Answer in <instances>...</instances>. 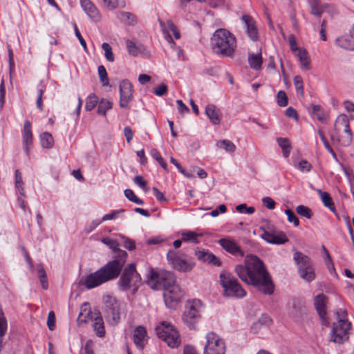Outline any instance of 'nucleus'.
<instances>
[{
	"instance_id": "obj_1",
	"label": "nucleus",
	"mask_w": 354,
	"mask_h": 354,
	"mask_svg": "<svg viewBox=\"0 0 354 354\" xmlns=\"http://www.w3.org/2000/svg\"><path fill=\"white\" fill-rule=\"evenodd\" d=\"M234 271L243 282L253 286L259 291L268 295L274 292L270 277L263 262L257 256H246L245 265L236 266Z\"/></svg>"
},
{
	"instance_id": "obj_2",
	"label": "nucleus",
	"mask_w": 354,
	"mask_h": 354,
	"mask_svg": "<svg viewBox=\"0 0 354 354\" xmlns=\"http://www.w3.org/2000/svg\"><path fill=\"white\" fill-rule=\"evenodd\" d=\"M147 284L153 290H163L164 300L169 308H174L184 295L183 290L176 283L175 274L171 271L151 269Z\"/></svg>"
},
{
	"instance_id": "obj_3",
	"label": "nucleus",
	"mask_w": 354,
	"mask_h": 354,
	"mask_svg": "<svg viewBox=\"0 0 354 354\" xmlns=\"http://www.w3.org/2000/svg\"><path fill=\"white\" fill-rule=\"evenodd\" d=\"M124 266V261L113 260L95 272L87 275L80 281V284L87 289L96 288L101 284L116 278Z\"/></svg>"
},
{
	"instance_id": "obj_4",
	"label": "nucleus",
	"mask_w": 354,
	"mask_h": 354,
	"mask_svg": "<svg viewBox=\"0 0 354 354\" xmlns=\"http://www.w3.org/2000/svg\"><path fill=\"white\" fill-rule=\"evenodd\" d=\"M213 52L221 57H233L236 48V39L226 29H217L211 38Z\"/></svg>"
},
{
	"instance_id": "obj_5",
	"label": "nucleus",
	"mask_w": 354,
	"mask_h": 354,
	"mask_svg": "<svg viewBox=\"0 0 354 354\" xmlns=\"http://www.w3.org/2000/svg\"><path fill=\"white\" fill-rule=\"evenodd\" d=\"M335 315L337 321L333 324L330 340L340 344L348 339L351 324L347 319L346 310L338 309Z\"/></svg>"
},
{
	"instance_id": "obj_6",
	"label": "nucleus",
	"mask_w": 354,
	"mask_h": 354,
	"mask_svg": "<svg viewBox=\"0 0 354 354\" xmlns=\"http://www.w3.org/2000/svg\"><path fill=\"white\" fill-rule=\"evenodd\" d=\"M334 128L331 139H336L344 147L349 146L352 142L353 135L348 117L345 114L339 115L335 122Z\"/></svg>"
},
{
	"instance_id": "obj_7",
	"label": "nucleus",
	"mask_w": 354,
	"mask_h": 354,
	"mask_svg": "<svg viewBox=\"0 0 354 354\" xmlns=\"http://www.w3.org/2000/svg\"><path fill=\"white\" fill-rule=\"evenodd\" d=\"M219 281L224 289L225 295L240 298L246 295V291L230 272L223 270L219 275Z\"/></svg>"
},
{
	"instance_id": "obj_8",
	"label": "nucleus",
	"mask_w": 354,
	"mask_h": 354,
	"mask_svg": "<svg viewBox=\"0 0 354 354\" xmlns=\"http://www.w3.org/2000/svg\"><path fill=\"white\" fill-rule=\"evenodd\" d=\"M105 319L109 324L116 326L120 321L122 304L117 298L111 294H106L102 298Z\"/></svg>"
},
{
	"instance_id": "obj_9",
	"label": "nucleus",
	"mask_w": 354,
	"mask_h": 354,
	"mask_svg": "<svg viewBox=\"0 0 354 354\" xmlns=\"http://www.w3.org/2000/svg\"><path fill=\"white\" fill-rule=\"evenodd\" d=\"M156 334L169 347L176 348L180 344V335L177 330L166 322H161L156 327Z\"/></svg>"
},
{
	"instance_id": "obj_10",
	"label": "nucleus",
	"mask_w": 354,
	"mask_h": 354,
	"mask_svg": "<svg viewBox=\"0 0 354 354\" xmlns=\"http://www.w3.org/2000/svg\"><path fill=\"white\" fill-rule=\"evenodd\" d=\"M141 278L136 272L134 265L130 264L126 268L119 280V286L122 290H132L135 292L140 284Z\"/></svg>"
},
{
	"instance_id": "obj_11",
	"label": "nucleus",
	"mask_w": 354,
	"mask_h": 354,
	"mask_svg": "<svg viewBox=\"0 0 354 354\" xmlns=\"http://www.w3.org/2000/svg\"><path fill=\"white\" fill-rule=\"evenodd\" d=\"M167 259L172 268L180 272L191 271L194 266V263L186 254L179 251L169 250L167 254Z\"/></svg>"
},
{
	"instance_id": "obj_12",
	"label": "nucleus",
	"mask_w": 354,
	"mask_h": 354,
	"mask_svg": "<svg viewBox=\"0 0 354 354\" xmlns=\"http://www.w3.org/2000/svg\"><path fill=\"white\" fill-rule=\"evenodd\" d=\"M294 260L298 266L300 277L308 282L314 280L315 274L310 259L304 254L296 252L294 254Z\"/></svg>"
},
{
	"instance_id": "obj_13",
	"label": "nucleus",
	"mask_w": 354,
	"mask_h": 354,
	"mask_svg": "<svg viewBox=\"0 0 354 354\" xmlns=\"http://www.w3.org/2000/svg\"><path fill=\"white\" fill-rule=\"evenodd\" d=\"M203 354H225L226 347L224 340L214 332L205 335Z\"/></svg>"
},
{
	"instance_id": "obj_14",
	"label": "nucleus",
	"mask_w": 354,
	"mask_h": 354,
	"mask_svg": "<svg viewBox=\"0 0 354 354\" xmlns=\"http://www.w3.org/2000/svg\"><path fill=\"white\" fill-rule=\"evenodd\" d=\"M202 308L203 304L199 299H193L187 303L183 314V320L189 327H192L195 321L200 317Z\"/></svg>"
},
{
	"instance_id": "obj_15",
	"label": "nucleus",
	"mask_w": 354,
	"mask_h": 354,
	"mask_svg": "<svg viewBox=\"0 0 354 354\" xmlns=\"http://www.w3.org/2000/svg\"><path fill=\"white\" fill-rule=\"evenodd\" d=\"M119 89L120 106L123 109L127 108L133 100V86L128 80H124L120 83Z\"/></svg>"
},
{
	"instance_id": "obj_16",
	"label": "nucleus",
	"mask_w": 354,
	"mask_h": 354,
	"mask_svg": "<svg viewBox=\"0 0 354 354\" xmlns=\"http://www.w3.org/2000/svg\"><path fill=\"white\" fill-rule=\"evenodd\" d=\"M220 245L227 252L236 257H243L244 256L243 251L234 240L230 237L221 239L218 241Z\"/></svg>"
},
{
	"instance_id": "obj_17",
	"label": "nucleus",
	"mask_w": 354,
	"mask_h": 354,
	"mask_svg": "<svg viewBox=\"0 0 354 354\" xmlns=\"http://www.w3.org/2000/svg\"><path fill=\"white\" fill-rule=\"evenodd\" d=\"M326 303H327V298L323 294H319V295H317L315 298V301H314L315 308L322 321V324L325 326H328L329 324V322L328 321L327 316H326Z\"/></svg>"
},
{
	"instance_id": "obj_18",
	"label": "nucleus",
	"mask_w": 354,
	"mask_h": 354,
	"mask_svg": "<svg viewBox=\"0 0 354 354\" xmlns=\"http://www.w3.org/2000/svg\"><path fill=\"white\" fill-rule=\"evenodd\" d=\"M23 148L27 156L29 155L32 146V133L31 131V123L26 120L24 122L22 130Z\"/></svg>"
},
{
	"instance_id": "obj_19",
	"label": "nucleus",
	"mask_w": 354,
	"mask_h": 354,
	"mask_svg": "<svg viewBox=\"0 0 354 354\" xmlns=\"http://www.w3.org/2000/svg\"><path fill=\"white\" fill-rule=\"evenodd\" d=\"M261 237L266 242L271 244L281 245L288 241L287 236L281 231L273 233L264 231V232L261 235Z\"/></svg>"
},
{
	"instance_id": "obj_20",
	"label": "nucleus",
	"mask_w": 354,
	"mask_h": 354,
	"mask_svg": "<svg viewBox=\"0 0 354 354\" xmlns=\"http://www.w3.org/2000/svg\"><path fill=\"white\" fill-rule=\"evenodd\" d=\"M195 255L198 260L216 266H221V261L213 253L205 250L196 251Z\"/></svg>"
},
{
	"instance_id": "obj_21",
	"label": "nucleus",
	"mask_w": 354,
	"mask_h": 354,
	"mask_svg": "<svg viewBox=\"0 0 354 354\" xmlns=\"http://www.w3.org/2000/svg\"><path fill=\"white\" fill-rule=\"evenodd\" d=\"M242 21L244 23V27L248 37L252 40L256 41L258 39V30L253 19L249 15H243Z\"/></svg>"
},
{
	"instance_id": "obj_22",
	"label": "nucleus",
	"mask_w": 354,
	"mask_h": 354,
	"mask_svg": "<svg viewBox=\"0 0 354 354\" xmlns=\"http://www.w3.org/2000/svg\"><path fill=\"white\" fill-rule=\"evenodd\" d=\"M80 3L85 13L93 21H98L100 15L98 9L90 0H80Z\"/></svg>"
},
{
	"instance_id": "obj_23",
	"label": "nucleus",
	"mask_w": 354,
	"mask_h": 354,
	"mask_svg": "<svg viewBox=\"0 0 354 354\" xmlns=\"http://www.w3.org/2000/svg\"><path fill=\"white\" fill-rule=\"evenodd\" d=\"M205 114L213 124H218L221 120L220 110L214 104H208L205 108Z\"/></svg>"
},
{
	"instance_id": "obj_24",
	"label": "nucleus",
	"mask_w": 354,
	"mask_h": 354,
	"mask_svg": "<svg viewBox=\"0 0 354 354\" xmlns=\"http://www.w3.org/2000/svg\"><path fill=\"white\" fill-rule=\"evenodd\" d=\"M147 339V331L146 329L142 326H138L133 333V342L135 344L140 348H142L145 342Z\"/></svg>"
},
{
	"instance_id": "obj_25",
	"label": "nucleus",
	"mask_w": 354,
	"mask_h": 354,
	"mask_svg": "<svg viewBox=\"0 0 354 354\" xmlns=\"http://www.w3.org/2000/svg\"><path fill=\"white\" fill-rule=\"evenodd\" d=\"M102 242L105 245H108L114 252H118L120 256V259L117 260L122 261H124V263H125L126 257H127V253L125 251L119 249V245L115 240L106 237L103 238L102 239Z\"/></svg>"
},
{
	"instance_id": "obj_26",
	"label": "nucleus",
	"mask_w": 354,
	"mask_h": 354,
	"mask_svg": "<svg viewBox=\"0 0 354 354\" xmlns=\"http://www.w3.org/2000/svg\"><path fill=\"white\" fill-rule=\"evenodd\" d=\"M351 31L350 35H343L336 39L335 44L342 48L346 50L354 49V42L352 40Z\"/></svg>"
},
{
	"instance_id": "obj_27",
	"label": "nucleus",
	"mask_w": 354,
	"mask_h": 354,
	"mask_svg": "<svg viewBox=\"0 0 354 354\" xmlns=\"http://www.w3.org/2000/svg\"><path fill=\"white\" fill-rule=\"evenodd\" d=\"M15 188L17 195L26 196L24 183L22 180V176L18 169H17L15 173Z\"/></svg>"
},
{
	"instance_id": "obj_28",
	"label": "nucleus",
	"mask_w": 354,
	"mask_h": 354,
	"mask_svg": "<svg viewBox=\"0 0 354 354\" xmlns=\"http://www.w3.org/2000/svg\"><path fill=\"white\" fill-rule=\"evenodd\" d=\"M295 55L299 58L302 68L306 70L310 68V59L308 52L305 49L299 50Z\"/></svg>"
},
{
	"instance_id": "obj_29",
	"label": "nucleus",
	"mask_w": 354,
	"mask_h": 354,
	"mask_svg": "<svg viewBox=\"0 0 354 354\" xmlns=\"http://www.w3.org/2000/svg\"><path fill=\"white\" fill-rule=\"evenodd\" d=\"M89 320H93L91 315V309L88 308L87 304H84L81 308V311L77 318V322L79 324L87 322Z\"/></svg>"
},
{
	"instance_id": "obj_30",
	"label": "nucleus",
	"mask_w": 354,
	"mask_h": 354,
	"mask_svg": "<svg viewBox=\"0 0 354 354\" xmlns=\"http://www.w3.org/2000/svg\"><path fill=\"white\" fill-rule=\"evenodd\" d=\"M248 62L250 66L254 70H259L261 68L262 57L261 53L258 54H249Z\"/></svg>"
},
{
	"instance_id": "obj_31",
	"label": "nucleus",
	"mask_w": 354,
	"mask_h": 354,
	"mask_svg": "<svg viewBox=\"0 0 354 354\" xmlns=\"http://www.w3.org/2000/svg\"><path fill=\"white\" fill-rule=\"evenodd\" d=\"M93 329L98 337H102L105 335L104 321L101 316H97L94 319Z\"/></svg>"
},
{
	"instance_id": "obj_32",
	"label": "nucleus",
	"mask_w": 354,
	"mask_h": 354,
	"mask_svg": "<svg viewBox=\"0 0 354 354\" xmlns=\"http://www.w3.org/2000/svg\"><path fill=\"white\" fill-rule=\"evenodd\" d=\"M179 235L184 242L198 243V237L199 235L194 232L183 230L179 233Z\"/></svg>"
},
{
	"instance_id": "obj_33",
	"label": "nucleus",
	"mask_w": 354,
	"mask_h": 354,
	"mask_svg": "<svg viewBox=\"0 0 354 354\" xmlns=\"http://www.w3.org/2000/svg\"><path fill=\"white\" fill-rule=\"evenodd\" d=\"M118 18L122 22L128 25H133L136 22V16L129 12H120L118 15Z\"/></svg>"
},
{
	"instance_id": "obj_34",
	"label": "nucleus",
	"mask_w": 354,
	"mask_h": 354,
	"mask_svg": "<svg viewBox=\"0 0 354 354\" xmlns=\"http://www.w3.org/2000/svg\"><path fill=\"white\" fill-rule=\"evenodd\" d=\"M216 147L223 149L228 153H233L236 150L234 144L229 140H221L216 143Z\"/></svg>"
},
{
	"instance_id": "obj_35",
	"label": "nucleus",
	"mask_w": 354,
	"mask_h": 354,
	"mask_svg": "<svg viewBox=\"0 0 354 354\" xmlns=\"http://www.w3.org/2000/svg\"><path fill=\"white\" fill-rule=\"evenodd\" d=\"M40 141L42 147L46 149L52 147L54 143L53 138L48 132H43L41 133Z\"/></svg>"
},
{
	"instance_id": "obj_36",
	"label": "nucleus",
	"mask_w": 354,
	"mask_h": 354,
	"mask_svg": "<svg viewBox=\"0 0 354 354\" xmlns=\"http://www.w3.org/2000/svg\"><path fill=\"white\" fill-rule=\"evenodd\" d=\"M279 146L283 150V156L288 158L290 156L291 151V146L289 140L287 138H279L277 140Z\"/></svg>"
},
{
	"instance_id": "obj_37",
	"label": "nucleus",
	"mask_w": 354,
	"mask_h": 354,
	"mask_svg": "<svg viewBox=\"0 0 354 354\" xmlns=\"http://www.w3.org/2000/svg\"><path fill=\"white\" fill-rule=\"evenodd\" d=\"M317 192L322 199V201L323 202L324 205L329 208L330 210L334 211V204L332 201V198L330 196V194L326 192H322L320 189H317Z\"/></svg>"
},
{
	"instance_id": "obj_38",
	"label": "nucleus",
	"mask_w": 354,
	"mask_h": 354,
	"mask_svg": "<svg viewBox=\"0 0 354 354\" xmlns=\"http://www.w3.org/2000/svg\"><path fill=\"white\" fill-rule=\"evenodd\" d=\"M112 102L106 99H102L98 104L97 113L104 115L106 111L112 108Z\"/></svg>"
},
{
	"instance_id": "obj_39",
	"label": "nucleus",
	"mask_w": 354,
	"mask_h": 354,
	"mask_svg": "<svg viewBox=\"0 0 354 354\" xmlns=\"http://www.w3.org/2000/svg\"><path fill=\"white\" fill-rule=\"evenodd\" d=\"M127 48L129 53L133 56H137L143 48L142 45L137 46L134 42L130 40L127 41Z\"/></svg>"
},
{
	"instance_id": "obj_40",
	"label": "nucleus",
	"mask_w": 354,
	"mask_h": 354,
	"mask_svg": "<svg viewBox=\"0 0 354 354\" xmlns=\"http://www.w3.org/2000/svg\"><path fill=\"white\" fill-rule=\"evenodd\" d=\"M8 328L7 320L3 312L1 307L0 306V342L2 337L6 333Z\"/></svg>"
},
{
	"instance_id": "obj_41",
	"label": "nucleus",
	"mask_w": 354,
	"mask_h": 354,
	"mask_svg": "<svg viewBox=\"0 0 354 354\" xmlns=\"http://www.w3.org/2000/svg\"><path fill=\"white\" fill-rule=\"evenodd\" d=\"M311 113L314 117H315L318 120L321 122H324L326 120L325 115L324 112L321 110L320 106L313 104L311 106Z\"/></svg>"
},
{
	"instance_id": "obj_42",
	"label": "nucleus",
	"mask_w": 354,
	"mask_h": 354,
	"mask_svg": "<svg viewBox=\"0 0 354 354\" xmlns=\"http://www.w3.org/2000/svg\"><path fill=\"white\" fill-rule=\"evenodd\" d=\"M98 102V98L95 94H91L86 99L85 109L90 111L94 109Z\"/></svg>"
},
{
	"instance_id": "obj_43",
	"label": "nucleus",
	"mask_w": 354,
	"mask_h": 354,
	"mask_svg": "<svg viewBox=\"0 0 354 354\" xmlns=\"http://www.w3.org/2000/svg\"><path fill=\"white\" fill-rule=\"evenodd\" d=\"M296 212L300 216L306 217L307 218H310L312 217V212L310 209L305 205H298L296 208Z\"/></svg>"
},
{
	"instance_id": "obj_44",
	"label": "nucleus",
	"mask_w": 354,
	"mask_h": 354,
	"mask_svg": "<svg viewBox=\"0 0 354 354\" xmlns=\"http://www.w3.org/2000/svg\"><path fill=\"white\" fill-rule=\"evenodd\" d=\"M125 196L131 202L137 204V205H142L143 201L140 199L138 197L136 196L134 192L129 189H127L124 190Z\"/></svg>"
},
{
	"instance_id": "obj_45",
	"label": "nucleus",
	"mask_w": 354,
	"mask_h": 354,
	"mask_svg": "<svg viewBox=\"0 0 354 354\" xmlns=\"http://www.w3.org/2000/svg\"><path fill=\"white\" fill-rule=\"evenodd\" d=\"M151 156L154 158L158 163L161 165V167L167 170V164L164 161L159 151L156 149H152L150 151Z\"/></svg>"
},
{
	"instance_id": "obj_46",
	"label": "nucleus",
	"mask_w": 354,
	"mask_h": 354,
	"mask_svg": "<svg viewBox=\"0 0 354 354\" xmlns=\"http://www.w3.org/2000/svg\"><path fill=\"white\" fill-rule=\"evenodd\" d=\"M102 48L104 51V55H105L106 59L109 62H113L114 61V55L112 52V48H111V46L107 43H103L102 44Z\"/></svg>"
},
{
	"instance_id": "obj_47",
	"label": "nucleus",
	"mask_w": 354,
	"mask_h": 354,
	"mask_svg": "<svg viewBox=\"0 0 354 354\" xmlns=\"http://www.w3.org/2000/svg\"><path fill=\"white\" fill-rule=\"evenodd\" d=\"M98 74L101 82L103 86H108L109 84V78L107 77V73L104 66H100L98 67Z\"/></svg>"
},
{
	"instance_id": "obj_48",
	"label": "nucleus",
	"mask_w": 354,
	"mask_h": 354,
	"mask_svg": "<svg viewBox=\"0 0 354 354\" xmlns=\"http://www.w3.org/2000/svg\"><path fill=\"white\" fill-rule=\"evenodd\" d=\"M301 172H308L312 169V165L306 160H301L295 165Z\"/></svg>"
},
{
	"instance_id": "obj_49",
	"label": "nucleus",
	"mask_w": 354,
	"mask_h": 354,
	"mask_svg": "<svg viewBox=\"0 0 354 354\" xmlns=\"http://www.w3.org/2000/svg\"><path fill=\"white\" fill-rule=\"evenodd\" d=\"M277 103L279 106L283 107L288 104V97L283 91H279L277 95Z\"/></svg>"
},
{
	"instance_id": "obj_50",
	"label": "nucleus",
	"mask_w": 354,
	"mask_h": 354,
	"mask_svg": "<svg viewBox=\"0 0 354 354\" xmlns=\"http://www.w3.org/2000/svg\"><path fill=\"white\" fill-rule=\"evenodd\" d=\"M318 133L320 137L321 140L322 141L325 148L329 151V153L333 156V157L337 160V156L333 149L330 147L329 143L326 140L324 137L323 132L321 130H318Z\"/></svg>"
},
{
	"instance_id": "obj_51",
	"label": "nucleus",
	"mask_w": 354,
	"mask_h": 354,
	"mask_svg": "<svg viewBox=\"0 0 354 354\" xmlns=\"http://www.w3.org/2000/svg\"><path fill=\"white\" fill-rule=\"evenodd\" d=\"M295 87L298 93L303 96L304 95V86L303 80L300 76H295L293 80Z\"/></svg>"
},
{
	"instance_id": "obj_52",
	"label": "nucleus",
	"mask_w": 354,
	"mask_h": 354,
	"mask_svg": "<svg viewBox=\"0 0 354 354\" xmlns=\"http://www.w3.org/2000/svg\"><path fill=\"white\" fill-rule=\"evenodd\" d=\"M288 42H289L290 48L295 55L299 52V50L302 49L297 46L296 39L293 35H289Z\"/></svg>"
},
{
	"instance_id": "obj_53",
	"label": "nucleus",
	"mask_w": 354,
	"mask_h": 354,
	"mask_svg": "<svg viewBox=\"0 0 354 354\" xmlns=\"http://www.w3.org/2000/svg\"><path fill=\"white\" fill-rule=\"evenodd\" d=\"M285 214L287 215L288 222L293 223L295 226L299 225V221L292 210L287 209L285 210Z\"/></svg>"
},
{
	"instance_id": "obj_54",
	"label": "nucleus",
	"mask_w": 354,
	"mask_h": 354,
	"mask_svg": "<svg viewBox=\"0 0 354 354\" xmlns=\"http://www.w3.org/2000/svg\"><path fill=\"white\" fill-rule=\"evenodd\" d=\"M124 212V209H120V210L114 211L110 214H105L102 217V219L101 221L102 222V221H106L108 220L115 219V218H118V216L120 214H122Z\"/></svg>"
},
{
	"instance_id": "obj_55",
	"label": "nucleus",
	"mask_w": 354,
	"mask_h": 354,
	"mask_svg": "<svg viewBox=\"0 0 354 354\" xmlns=\"http://www.w3.org/2000/svg\"><path fill=\"white\" fill-rule=\"evenodd\" d=\"M104 6L109 9L114 10L119 6V1L118 0H102Z\"/></svg>"
},
{
	"instance_id": "obj_56",
	"label": "nucleus",
	"mask_w": 354,
	"mask_h": 354,
	"mask_svg": "<svg viewBox=\"0 0 354 354\" xmlns=\"http://www.w3.org/2000/svg\"><path fill=\"white\" fill-rule=\"evenodd\" d=\"M55 316L53 311H50L48 315L47 325L50 330H53L55 328Z\"/></svg>"
},
{
	"instance_id": "obj_57",
	"label": "nucleus",
	"mask_w": 354,
	"mask_h": 354,
	"mask_svg": "<svg viewBox=\"0 0 354 354\" xmlns=\"http://www.w3.org/2000/svg\"><path fill=\"white\" fill-rule=\"evenodd\" d=\"M257 322L259 323V324H261L262 326H269L272 324V321L270 316H268L266 314H263L259 317Z\"/></svg>"
},
{
	"instance_id": "obj_58",
	"label": "nucleus",
	"mask_w": 354,
	"mask_h": 354,
	"mask_svg": "<svg viewBox=\"0 0 354 354\" xmlns=\"http://www.w3.org/2000/svg\"><path fill=\"white\" fill-rule=\"evenodd\" d=\"M160 24L163 32L169 30L171 31V30L176 27L173 21L171 20H167L165 23L160 21Z\"/></svg>"
},
{
	"instance_id": "obj_59",
	"label": "nucleus",
	"mask_w": 354,
	"mask_h": 354,
	"mask_svg": "<svg viewBox=\"0 0 354 354\" xmlns=\"http://www.w3.org/2000/svg\"><path fill=\"white\" fill-rule=\"evenodd\" d=\"M263 205L269 209H273L275 207L276 203L270 197H264L262 199Z\"/></svg>"
},
{
	"instance_id": "obj_60",
	"label": "nucleus",
	"mask_w": 354,
	"mask_h": 354,
	"mask_svg": "<svg viewBox=\"0 0 354 354\" xmlns=\"http://www.w3.org/2000/svg\"><path fill=\"white\" fill-rule=\"evenodd\" d=\"M6 89L3 80L0 84V109H2L5 103Z\"/></svg>"
},
{
	"instance_id": "obj_61",
	"label": "nucleus",
	"mask_w": 354,
	"mask_h": 354,
	"mask_svg": "<svg viewBox=\"0 0 354 354\" xmlns=\"http://www.w3.org/2000/svg\"><path fill=\"white\" fill-rule=\"evenodd\" d=\"M178 104V110L181 115H185L189 111L188 107L183 102L182 100H178L176 101Z\"/></svg>"
},
{
	"instance_id": "obj_62",
	"label": "nucleus",
	"mask_w": 354,
	"mask_h": 354,
	"mask_svg": "<svg viewBox=\"0 0 354 354\" xmlns=\"http://www.w3.org/2000/svg\"><path fill=\"white\" fill-rule=\"evenodd\" d=\"M167 92V86L165 84H161L157 86L154 90V93L158 96H162Z\"/></svg>"
},
{
	"instance_id": "obj_63",
	"label": "nucleus",
	"mask_w": 354,
	"mask_h": 354,
	"mask_svg": "<svg viewBox=\"0 0 354 354\" xmlns=\"http://www.w3.org/2000/svg\"><path fill=\"white\" fill-rule=\"evenodd\" d=\"M133 182L136 185L139 186L142 189H145L147 185V182L144 180V178L141 176H136L134 179Z\"/></svg>"
},
{
	"instance_id": "obj_64",
	"label": "nucleus",
	"mask_w": 354,
	"mask_h": 354,
	"mask_svg": "<svg viewBox=\"0 0 354 354\" xmlns=\"http://www.w3.org/2000/svg\"><path fill=\"white\" fill-rule=\"evenodd\" d=\"M102 223V221H98V220H94L89 225H88L85 229H84V231L86 232V233H90L94 229H95L100 223Z\"/></svg>"
}]
</instances>
